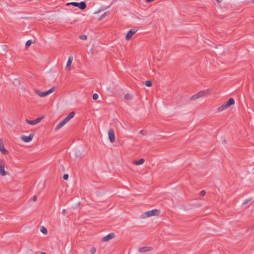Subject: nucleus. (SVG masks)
Instances as JSON below:
<instances>
[{"label": "nucleus", "instance_id": "1", "mask_svg": "<svg viewBox=\"0 0 254 254\" xmlns=\"http://www.w3.org/2000/svg\"><path fill=\"white\" fill-rule=\"evenodd\" d=\"M55 91V88L52 87L50 89L45 92H41L38 89H35L34 92L36 94L38 95L40 97H45L53 93Z\"/></svg>", "mask_w": 254, "mask_h": 254}, {"label": "nucleus", "instance_id": "2", "mask_svg": "<svg viewBox=\"0 0 254 254\" xmlns=\"http://www.w3.org/2000/svg\"><path fill=\"white\" fill-rule=\"evenodd\" d=\"M67 5H72L78 7L80 9L83 10L86 7V4L84 1H81L80 2H68L66 4Z\"/></svg>", "mask_w": 254, "mask_h": 254}, {"label": "nucleus", "instance_id": "3", "mask_svg": "<svg viewBox=\"0 0 254 254\" xmlns=\"http://www.w3.org/2000/svg\"><path fill=\"white\" fill-rule=\"evenodd\" d=\"M0 174L1 176H5L7 172L4 170V161L3 160H0Z\"/></svg>", "mask_w": 254, "mask_h": 254}, {"label": "nucleus", "instance_id": "4", "mask_svg": "<svg viewBox=\"0 0 254 254\" xmlns=\"http://www.w3.org/2000/svg\"><path fill=\"white\" fill-rule=\"evenodd\" d=\"M34 137V134L30 133L29 136H27L25 135H22L21 136V140L25 142H30Z\"/></svg>", "mask_w": 254, "mask_h": 254}, {"label": "nucleus", "instance_id": "5", "mask_svg": "<svg viewBox=\"0 0 254 254\" xmlns=\"http://www.w3.org/2000/svg\"><path fill=\"white\" fill-rule=\"evenodd\" d=\"M108 136L111 142L113 143L115 141V135L113 128H110L108 131Z\"/></svg>", "mask_w": 254, "mask_h": 254}, {"label": "nucleus", "instance_id": "6", "mask_svg": "<svg viewBox=\"0 0 254 254\" xmlns=\"http://www.w3.org/2000/svg\"><path fill=\"white\" fill-rule=\"evenodd\" d=\"M159 210L158 209H153L150 211H148L144 213L145 217H148L156 215L158 214Z\"/></svg>", "mask_w": 254, "mask_h": 254}, {"label": "nucleus", "instance_id": "7", "mask_svg": "<svg viewBox=\"0 0 254 254\" xmlns=\"http://www.w3.org/2000/svg\"><path fill=\"white\" fill-rule=\"evenodd\" d=\"M42 117H39L34 120H30L29 119H26V122L27 124L31 125H35L39 123L42 120Z\"/></svg>", "mask_w": 254, "mask_h": 254}, {"label": "nucleus", "instance_id": "8", "mask_svg": "<svg viewBox=\"0 0 254 254\" xmlns=\"http://www.w3.org/2000/svg\"><path fill=\"white\" fill-rule=\"evenodd\" d=\"M0 151L3 154L8 153V151L5 149L4 143L2 139H0Z\"/></svg>", "mask_w": 254, "mask_h": 254}, {"label": "nucleus", "instance_id": "9", "mask_svg": "<svg viewBox=\"0 0 254 254\" xmlns=\"http://www.w3.org/2000/svg\"><path fill=\"white\" fill-rule=\"evenodd\" d=\"M114 237H115L114 233H110L108 235H106V236L102 238V241L104 242H107V241L114 238Z\"/></svg>", "mask_w": 254, "mask_h": 254}, {"label": "nucleus", "instance_id": "10", "mask_svg": "<svg viewBox=\"0 0 254 254\" xmlns=\"http://www.w3.org/2000/svg\"><path fill=\"white\" fill-rule=\"evenodd\" d=\"M136 31L137 30L134 29H130L127 34L126 36V39L127 40H129L132 36L136 32Z\"/></svg>", "mask_w": 254, "mask_h": 254}, {"label": "nucleus", "instance_id": "11", "mask_svg": "<svg viewBox=\"0 0 254 254\" xmlns=\"http://www.w3.org/2000/svg\"><path fill=\"white\" fill-rule=\"evenodd\" d=\"M209 93V91L208 89L205 90H202L198 92L197 94L198 95V96L199 98H200L201 97L206 96V95L208 94Z\"/></svg>", "mask_w": 254, "mask_h": 254}, {"label": "nucleus", "instance_id": "12", "mask_svg": "<svg viewBox=\"0 0 254 254\" xmlns=\"http://www.w3.org/2000/svg\"><path fill=\"white\" fill-rule=\"evenodd\" d=\"M74 116L75 113L74 112H72L70 113L64 119V120L66 123H67L71 119L73 118Z\"/></svg>", "mask_w": 254, "mask_h": 254}, {"label": "nucleus", "instance_id": "13", "mask_svg": "<svg viewBox=\"0 0 254 254\" xmlns=\"http://www.w3.org/2000/svg\"><path fill=\"white\" fill-rule=\"evenodd\" d=\"M152 250V248L150 247H144L140 248L138 250V252L140 253H143V252H147L151 251Z\"/></svg>", "mask_w": 254, "mask_h": 254}, {"label": "nucleus", "instance_id": "14", "mask_svg": "<svg viewBox=\"0 0 254 254\" xmlns=\"http://www.w3.org/2000/svg\"><path fill=\"white\" fill-rule=\"evenodd\" d=\"M225 103L228 108L231 105H234L235 104V100L233 98H231Z\"/></svg>", "mask_w": 254, "mask_h": 254}, {"label": "nucleus", "instance_id": "15", "mask_svg": "<svg viewBox=\"0 0 254 254\" xmlns=\"http://www.w3.org/2000/svg\"><path fill=\"white\" fill-rule=\"evenodd\" d=\"M66 123L64 122V121L63 120L62 122H61L56 127L55 130H58L61 128Z\"/></svg>", "mask_w": 254, "mask_h": 254}, {"label": "nucleus", "instance_id": "16", "mask_svg": "<svg viewBox=\"0 0 254 254\" xmlns=\"http://www.w3.org/2000/svg\"><path fill=\"white\" fill-rule=\"evenodd\" d=\"M227 106H226V105L225 104V103H224L223 105H222L221 106H220L217 109V111L218 112H222L223 111V110L226 109L227 108Z\"/></svg>", "mask_w": 254, "mask_h": 254}, {"label": "nucleus", "instance_id": "17", "mask_svg": "<svg viewBox=\"0 0 254 254\" xmlns=\"http://www.w3.org/2000/svg\"><path fill=\"white\" fill-rule=\"evenodd\" d=\"M144 162L145 160L143 158H141L139 160L134 161L133 163L136 165H139L142 164Z\"/></svg>", "mask_w": 254, "mask_h": 254}, {"label": "nucleus", "instance_id": "18", "mask_svg": "<svg viewBox=\"0 0 254 254\" xmlns=\"http://www.w3.org/2000/svg\"><path fill=\"white\" fill-rule=\"evenodd\" d=\"M72 61H73V58L72 57H69L68 58L67 62L66 63V69L71 65Z\"/></svg>", "mask_w": 254, "mask_h": 254}, {"label": "nucleus", "instance_id": "19", "mask_svg": "<svg viewBox=\"0 0 254 254\" xmlns=\"http://www.w3.org/2000/svg\"><path fill=\"white\" fill-rule=\"evenodd\" d=\"M145 85L147 87H150L152 85V82L150 80L146 81Z\"/></svg>", "mask_w": 254, "mask_h": 254}, {"label": "nucleus", "instance_id": "20", "mask_svg": "<svg viewBox=\"0 0 254 254\" xmlns=\"http://www.w3.org/2000/svg\"><path fill=\"white\" fill-rule=\"evenodd\" d=\"M198 98H199V97H198V95H197V93H196V94H194V95H192V96L190 97V99H191V100H195V99H198Z\"/></svg>", "mask_w": 254, "mask_h": 254}, {"label": "nucleus", "instance_id": "21", "mask_svg": "<svg viewBox=\"0 0 254 254\" xmlns=\"http://www.w3.org/2000/svg\"><path fill=\"white\" fill-rule=\"evenodd\" d=\"M32 43V42L31 40H28L26 43V44H25V47L26 48L29 47L31 44Z\"/></svg>", "mask_w": 254, "mask_h": 254}, {"label": "nucleus", "instance_id": "22", "mask_svg": "<svg viewBox=\"0 0 254 254\" xmlns=\"http://www.w3.org/2000/svg\"><path fill=\"white\" fill-rule=\"evenodd\" d=\"M90 251L92 254H95L96 252V249L95 247H92Z\"/></svg>", "mask_w": 254, "mask_h": 254}, {"label": "nucleus", "instance_id": "23", "mask_svg": "<svg viewBox=\"0 0 254 254\" xmlns=\"http://www.w3.org/2000/svg\"><path fill=\"white\" fill-rule=\"evenodd\" d=\"M41 231L44 234H47V230L46 229V228L44 227H42L41 229Z\"/></svg>", "mask_w": 254, "mask_h": 254}, {"label": "nucleus", "instance_id": "24", "mask_svg": "<svg viewBox=\"0 0 254 254\" xmlns=\"http://www.w3.org/2000/svg\"><path fill=\"white\" fill-rule=\"evenodd\" d=\"M79 38L82 40H85L87 39V36L85 35H82L79 36Z\"/></svg>", "mask_w": 254, "mask_h": 254}, {"label": "nucleus", "instance_id": "25", "mask_svg": "<svg viewBox=\"0 0 254 254\" xmlns=\"http://www.w3.org/2000/svg\"><path fill=\"white\" fill-rule=\"evenodd\" d=\"M132 98V96L130 94H127L125 95V98L127 99V100H130Z\"/></svg>", "mask_w": 254, "mask_h": 254}, {"label": "nucleus", "instance_id": "26", "mask_svg": "<svg viewBox=\"0 0 254 254\" xmlns=\"http://www.w3.org/2000/svg\"><path fill=\"white\" fill-rule=\"evenodd\" d=\"M99 97V96H98V94H97V93H94L93 95V99L94 100H97Z\"/></svg>", "mask_w": 254, "mask_h": 254}, {"label": "nucleus", "instance_id": "27", "mask_svg": "<svg viewBox=\"0 0 254 254\" xmlns=\"http://www.w3.org/2000/svg\"><path fill=\"white\" fill-rule=\"evenodd\" d=\"M106 14H107V12H105L103 14H102L101 17H100V20H102L103 19V18H104L105 17V16H106Z\"/></svg>", "mask_w": 254, "mask_h": 254}, {"label": "nucleus", "instance_id": "28", "mask_svg": "<svg viewBox=\"0 0 254 254\" xmlns=\"http://www.w3.org/2000/svg\"><path fill=\"white\" fill-rule=\"evenodd\" d=\"M68 175L67 174H64V176H63V179H64V180H67V179H68Z\"/></svg>", "mask_w": 254, "mask_h": 254}, {"label": "nucleus", "instance_id": "29", "mask_svg": "<svg viewBox=\"0 0 254 254\" xmlns=\"http://www.w3.org/2000/svg\"><path fill=\"white\" fill-rule=\"evenodd\" d=\"M206 193V192L204 190H202L200 192V195L201 196H204Z\"/></svg>", "mask_w": 254, "mask_h": 254}, {"label": "nucleus", "instance_id": "30", "mask_svg": "<svg viewBox=\"0 0 254 254\" xmlns=\"http://www.w3.org/2000/svg\"><path fill=\"white\" fill-rule=\"evenodd\" d=\"M140 133L142 134V135H145L146 133V131L144 130H141L140 131Z\"/></svg>", "mask_w": 254, "mask_h": 254}, {"label": "nucleus", "instance_id": "31", "mask_svg": "<svg viewBox=\"0 0 254 254\" xmlns=\"http://www.w3.org/2000/svg\"><path fill=\"white\" fill-rule=\"evenodd\" d=\"M32 199L34 201H36L37 199V197L36 195H34L32 197Z\"/></svg>", "mask_w": 254, "mask_h": 254}, {"label": "nucleus", "instance_id": "32", "mask_svg": "<svg viewBox=\"0 0 254 254\" xmlns=\"http://www.w3.org/2000/svg\"><path fill=\"white\" fill-rule=\"evenodd\" d=\"M249 200L248 199V200H246V201H245L243 203V205H246V204H247L249 202Z\"/></svg>", "mask_w": 254, "mask_h": 254}, {"label": "nucleus", "instance_id": "33", "mask_svg": "<svg viewBox=\"0 0 254 254\" xmlns=\"http://www.w3.org/2000/svg\"><path fill=\"white\" fill-rule=\"evenodd\" d=\"M251 229L254 230V225L251 226Z\"/></svg>", "mask_w": 254, "mask_h": 254}, {"label": "nucleus", "instance_id": "34", "mask_svg": "<svg viewBox=\"0 0 254 254\" xmlns=\"http://www.w3.org/2000/svg\"><path fill=\"white\" fill-rule=\"evenodd\" d=\"M218 2H221L222 0H216Z\"/></svg>", "mask_w": 254, "mask_h": 254}, {"label": "nucleus", "instance_id": "35", "mask_svg": "<svg viewBox=\"0 0 254 254\" xmlns=\"http://www.w3.org/2000/svg\"><path fill=\"white\" fill-rule=\"evenodd\" d=\"M41 254H46L45 253H44V252H41Z\"/></svg>", "mask_w": 254, "mask_h": 254}, {"label": "nucleus", "instance_id": "36", "mask_svg": "<svg viewBox=\"0 0 254 254\" xmlns=\"http://www.w3.org/2000/svg\"><path fill=\"white\" fill-rule=\"evenodd\" d=\"M252 2L254 4V0H252Z\"/></svg>", "mask_w": 254, "mask_h": 254}, {"label": "nucleus", "instance_id": "37", "mask_svg": "<svg viewBox=\"0 0 254 254\" xmlns=\"http://www.w3.org/2000/svg\"><path fill=\"white\" fill-rule=\"evenodd\" d=\"M65 209H64V210H63V212L64 213H65Z\"/></svg>", "mask_w": 254, "mask_h": 254}]
</instances>
